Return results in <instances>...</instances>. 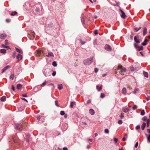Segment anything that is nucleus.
Wrapping results in <instances>:
<instances>
[{"label": "nucleus", "instance_id": "nucleus-52", "mask_svg": "<svg viewBox=\"0 0 150 150\" xmlns=\"http://www.w3.org/2000/svg\"><path fill=\"white\" fill-rule=\"evenodd\" d=\"M37 118L38 120H39L40 118V115L37 116Z\"/></svg>", "mask_w": 150, "mask_h": 150}, {"label": "nucleus", "instance_id": "nucleus-12", "mask_svg": "<svg viewBox=\"0 0 150 150\" xmlns=\"http://www.w3.org/2000/svg\"><path fill=\"white\" fill-rule=\"evenodd\" d=\"M130 69L131 71H133L135 70H137V69L135 67H134L133 66H132L130 67Z\"/></svg>", "mask_w": 150, "mask_h": 150}, {"label": "nucleus", "instance_id": "nucleus-19", "mask_svg": "<svg viewBox=\"0 0 150 150\" xmlns=\"http://www.w3.org/2000/svg\"><path fill=\"white\" fill-rule=\"evenodd\" d=\"M122 93L123 94H125L127 92L126 89L125 88H123L122 91Z\"/></svg>", "mask_w": 150, "mask_h": 150}, {"label": "nucleus", "instance_id": "nucleus-42", "mask_svg": "<svg viewBox=\"0 0 150 150\" xmlns=\"http://www.w3.org/2000/svg\"><path fill=\"white\" fill-rule=\"evenodd\" d=\"M98 69L97 68H95V69L94 72L95 73H97L98 72Z\"/></svg>", "mask_w": 150, "mask_h": 150}, {"label": "nucleus", "instance_id": "nucleus-55", "mask_svg": "<svg viewBox=\"0 0 150 150\" xmlns=\"http://www.w3.org/2000/svg\"><path fill=\"white\" fill-rule=\"evenodd\" d=\"M40 11V9L39 8H37L36 9H35V11L37 12H39Z\"/></svg>", "mask_w": 150, "mask_h": 150}, {"label": "nucleus", "instance_id": "nucleus-18", "mask_svg": "<svg viewBox=\"0 0 150 150\" xmlns=\"http://www.w3.org/2000/svg\"><path fill=\"white\" fill-rule=\"evenodd\" d=\"M0 52L1 53L4 54L6 52V50L5 49H2L0 50Z\"/></svg>", "mask_w": 150, "mask_h": 150}, {"label": "nucleus", "instance_id": "nucleus-15", "mask_svg": "<svg viewBox=\"0 0 150 150\" xmlns=\"http://www.w3.org/2000/svg\"><path fill=\"white\" fill-rule=\"evenodd\" d=\"M134 39L135 41L137 43H139L140 42V41L139 40L137 39V37L136 36H135L134 37Z\"/></svg>", "mask_w": 150, "mask_h": 150}, {"label": "nucleus", "instance_id": "nucleus-27", "mask_svg": "<svg viewBox=\"0 0 150 150\" xmlns=\"http://www.w3.org/2000/svg\"><path fill=\"white\" fill-rule=\"evenodd\" d=\"M96 88L98 89V91H99L102 88V86H100L99 87L98 85H97L96 86Z\"/></svg>", "mask_w": 150, "mask_h": 150}, {"label": "nucleus", "instance_id": "nucleus-61", "mask_svg": "<svg viewBox=\"0 0 150 150\" xmlns=\"http://www.w3.org/2000/svg\"><path fill=\"white\" fill-rule=\"evenodd\" d=\"M13 141L14 143H17V141L16 140L15 138H13Z\"/></svg>", "mask_w": 150, "mask_h": 150}, {"label": "nucleus", "instance_id": "nucleus-8", "mask_svg": "<svg viewBox=\"0 0 150 150\" xmlns=\"http://www.w3.org/2000/svg\"><path fill=\"white\" fill-rule=\"evenodd\" d=\"M9 66L7 65L5 67H4L3 69H2V71H1V73H2L4 72L6 70L8 69L9 68Z\"/></svg>", "mask_w": 150, "mask_h": 150}, {"label": "nucleus", "instance_id": "nucleus-57", "mask_svg": "<svg viewBox=\"0 0 150 150\" xmlns=\"http://www.w3.org/2000/svg\"><path fill=\"white\" fill-rule=\"evenodd\" d=\"M45 70H44V71H43V72L44 73V75L46 76H48V74H46L45 73Z\"/></svg>", "mask_w": 150, "mask_h": 150}, {"label": "nucleus", "instance_id": "nucleus-11", "mask_svg": "<svg viewBox=\"0 0 150 150\" xmlns=\"http://www.w3.org/2000/svg\"><path fill=\"white\" fill-rule=\"evenodd\" d=\"M6 35L5 34L3 33L0 35V38L1 39H3L4 38L6 37Z\"/></svg>", "mask_w": 150, "mask_h": 150}, {"label": "nucleus", "instance_id": "nucleus-7", "mask_svg": "<svg viewBox=\"0 0 150 150\" xmlns=\"http://www.w3.org/2000/svg\"><path fill=\"white\" fill-rule=\"evenodd\" d=\"M22 58L23 56L22 55L19 54H18L16 56V58L18 60H21L22 59Z\"/></svg>", "mask_w": 150, "mask_h": 150}, {"label": "nucleus", "instance_id": "nucleus-5", "mask_svg": "<svg viewBox=\"0 0 150 150\" xmlns=\"http://www.w3.org/2000/svg\"><path fill=\"white\" fill-rule=\"evenodd\" d=\"M104 48L105 50L108 51H110L111 50V48L110 46L107 44L105 45Z\"/></svg>", "mask_w": 150, "mask_h": 150}, {"label": "nucleus", "instance_id": "nucleus-35", "mask_svg": "<svg viewBox=\"0 0 150 150\" xmlns=\"http://www.w3.org/2000/svg\"><path fill=\"white\" fill-rule=\"evenodd\" d=\"M10 78L12 80L14 78V75L13 74H11L10 76Z\"/></svg>", "mask_w": 150, "mask_h": 150}, {"label": "nucleus", "instance_id": "nucleus-13", "mask_svg": "<svg viewBox=\"0 0 150 150\" xmlns=\"http://www.w3.org/2000/svg\"><path fill=\"white\" fill-rule=\"evenodd\" d=\"M22 86L21 84H18L17 85V88L18 90H20L22 88Z\"/></svg>", "mask_w": 150, "mask_h": 150}, {"label": "nucleus", "instance_id": "nucleus-2", "mask_svg": "<svg viewBox=\"0 0 150 150\" xmlns=\"http://www.w3.org/2000/svg\"><path fill=\"white\" fill-rule=\"evenodd\" d=\"M15 128L19 131H22L23 129L21 124L18 123L15 124Z\"/></svg>", "mask_w": 150, "mask_h": 150}, {"label": "nucleus", "instance_id": "nucleus-44", "mask_svg": "<svg viewBox=\"0 0 150 150\" xmlns=\"http://www.w3.org/2000/svg\"><path fill=\"white\" fill-rule=\"evenodd\" d=\"M56 74V71H54L53 72V73L52 74V75L53 76H54Z\"/></svg>", "mask_w": 150, "mask_h": 150}, {"label": "nucleus", "instance_id": "nucleus-22", "mask_svg": "<svg viewBox=\"0 0 150 150\" xmlns=\"http://www.w3.org/2000/svg\"><path fill=\"white\" fill-rule=\"evenodd\" d=\"M6 98L5 96H3L1 98V100L2 101H4L6 100Z\"/></svg>", "mask_w": 150, "mask_h": 150}, {"label": "nucleus", "instance_id": "nucleus-1", "mask_svg": "<svg viewBox=\"0 0 150 150\" xmlns=\"http://www.w3.org/2000/svg\"><path fill=\"white\" fill-rule=\"evenodd\" d=\"M119 69L120 70V73L122 75H124L125 74L124 73L126 71V69L122 67V66L119 65L118 66Z\"/></svg>", "mask_w": 150, "mask_h": 150}, {"label": "nucleus", "instance_id": "nucleus-29", "mask_svg": "<svg viewBox=\"0 0 150 150\" xmlns=\"http://www.w3.org/2000/svg\"><path fill=\"white\" fill-rule=\"evenodd\" d=\"M37 53L38 55H39L41 53V50H37Z\"/></svg>", "mask_w": 150, "mask_h": 150}, {"label": "nucleus", "instance_id": "nucleus-32", "mask_svg": "<svg viewBox=\"0 0 150 150\" xmlns=\"http://www.w3.org/2000/svg\"><path fill=\"white\" fill-rule=\"evenodd\" d=\"M141 28V27H140L138 28H134L135 30H136V32H137L138 30H140Z\"/></svg>", "mask_w": 150, "mask_h": 150}, {"label": "nucleus", "instance_id": "nucleus-34", "mask_svg": "<svg viewBox=\"0 0 150 150\" xmlns=\"http://www.w3.org/2000/svg\"><path fill=\"white\" fill-rule=\"evenodd\" d=\"M105 132L107 134H108L109 133V131L108 129H105L104 130Z\"/></svg>", "mask_w": 150, "mask_h": 150}, {"label": "nucleus", "instance_id": "nucleus-58", "mask_svg": "<svg viewBox=\"0 0 150 150\" xmlns=\"http://www.w3.org/2000/svg\"><path fill=\"white\" fill-rule=\"evenodd\" d=\"M138 142H137L135 144V147L136 148L138 146Z\"/></svg>", "mask_w": 150, "mask_h": 150}, {"label": "nucleus", "instance_id": "nucleus-46", "mask_svg": "<svg viewBox=\"0 0 150 150\" xmlns=\"http://www.w3.org/2000/svg\"><path fill=\"white\" fill-rule=\"evenodd\" d=\"M2 46L4 47L7 48L8 49H9L10 48L9 46H5L4 45H2Z\"/></svg>", "mask_w": 150, "mask_h": 150}, {"label": "nucleus", "instance_id": "nucleus-62", "mask_svg": "<svg viewBox=\"0 0 150 150\" xmlns=\"http://www.w3.org/2000/svg\"><path fill=\"white\" fill-rule=\"evenodd\" d=\"M147 131L148 133L150 134V129H147Z\"/></svg>", "mask_w": 150, "mask_h": 150}, {"label": "nucleus", "instance_id": "nucleus-45", "mask_svg": "<svg viewBox=\"0 0 150 150\" xmlns=\"http://www.w3.org/2000/svg\"><path fill=\"white\" fill-rule=\"evenodd\" d=\"M140 126L139 125H137L136 127V129H140Z\"/></svg>", "mask_w": 150, "mask_h": 150}, {"label": "nucleus", "instance_id": "nucleus-40", "mask_svg": "<svg viewBox=\"0 0 150 150\" xmlns=\"http://www.w3.org/2000/svg\"><path fill=\"white\" fill-rule=\"evenodd\" d=\"M139 91V89H138V88L135 89H134V93H136V92H137Z\"/></svg>", "mask_w": 150, "mask_h": 150}, {"label": "nucleus", "instance_id": "nucleus-4", "mask_svg": "<svg viewBox=\"0 0 150 150\" xmlns=\"http://www.w3.org/2000/svg\"><path fill=\"white\" fill-rule=\"evenodd\" d=\"M131 106H128V107H125L122 108V110L125 113L129 111L130 110V108Z\"/></svg>", "mask_w": 150, "mask_h": 150}, {"label": "nucleus", "instance_id": "nucleus-51", "mask_svg": "<svg viewBox=\"0 0 150 150\" xmlns=\"http://www.w3.org/2000/svg\"><path fill=\"white\" fill-rule=\"evenodd\" d=\"M147 140L149 142H150V134L147 137Z\"/></svg>", "mask_w": 150, "mask_h": 150}, {"label": "nucleus", "instance_id": "nucleus-53", "mask_svg": "<svg viewBox=\"0 0 150 150\" xmlns=\"http://www.w3.org/2000/svg\"><path fill=\"white\" fill-rule=\"evenodd\" d=\"M142 45L143 46H145L146 45V43L144 42L142 43Z\"/></svg>", "mask_w": 150, "mask_h": 150}, {"label": "nucleus", "instance_id": "nucleus-63", "mask_svg": "<svg viewBox=\"0 0 150 150\" xmlns=\"http://www.w3.org/2000/svg\"><path fill=\"white\" fill-rule=\"evenodd\" d=\"M22 96L25 97H27L26 94H23Z\"/></svg>", "mask_w": 150, "mask_h": 150}, {"label": "nucleus", "instance_id": "nucleus-39", "mask_svg": "<svg viewBox=\"0 0 150 150\" xmlns=\"http://www.w3.org/2000/svg\"><path fill=\"white\" fill-rule=\"evenodd\" d=\"M16 55V52H14L13 54L12 57L13 58H15Z\"/></svg>", "mask_w": 150, "mask_h": 150}, {"label": "nucleus", "instance_id": "nucleus-9", "mask_svg": "<svg viewBox=\"0 0 150 150\" xmlns=\"http://www.w3.org/2000/svg\"><path fill=\"white\" fill-rule=\"evenodd\" d=\"M147 33V28L146 27L144 28L143 29V35L145 36Z\"/></svg>", "mask_w": 150, "mask_h": 150}, {"label": "nucleus", "instance_id": "nucleus-37", "mask_svg": "<svg viewBox=\"0 0 150 150\" xmlns=\"http://www.w3.org/2000/svg\"><path fill=\"white\" fill-rule=\"evenodd\" d=\"M60 114L62 115H63L65 114L64 112L63 111H62L60 112Z\"/></svg>", "mask_w": 150, "mask_h": 150}, {"label": "nucleus", "instance_id": "nucleus-30", "mask_svg": "<svg viewBox=\"0 0 150 150\" xmlns=\"http://www.w3.org/2000/svg\"><path fill=\"white\" fill-rule=\"evenodd\" d=\"M141 115H144L145 114V111L144 110H142L141 112Z\"/></svg>", "mask_w": 150, "mask_h": 150}, {"label": "nucleus", "instance_id": "nucleus-24", "mask_svg": "<svg viewBox=\"0 0 150 150\" xmlns=\"http://www.w3.org/2000/svg\"><path fill=\"white\" fill-rule=\"evenodd\" d=\"M150 122V120L148 119L147 120L146 122V126L147 127H148L149 126V123Z\"/></svg>", "mask_w": 150, "mask_h": 150}, {"label": "nucleus", "instance_id": "nucleus-6", "mask_svg": "<svg viewBox=\"0 0 150 150\" xmlns=\"http://www.w3.org/2000/svg\"><path fill=\"white\" fill-rule=\"evenodd\" d=\"M120 12L122 14L121 15V16L122 18H125L126 17V16L124 13V12L121 9H120Z\"/></svg>", "mask_w": 150, "mask_h": 150}, {"label": "nucleus", "instance_id": "nucleus-31", "mask_svg": "<svg viewBox=\"0 0 150 150\" xmlns=\"http://www.w3.org/2000/svg\"><path fill=\"white\" fill-rule=\"evenodd\" d=\"M105 97V95L104 93H101L100 94V97L102 98H103Z\"/></svg>", "mask_w": 150, "mask_h": 150}, {"label": "nucleus", "instance_id": "nucleus-14", "mask_svg": "<svg viewBox=\"0 0 150 150\" xmlns=\"http://www.w3.org/2000/svg\"><path fill=\"white\" fill-rule=\"evenodd\" d=\"M146 125V123L145 122H144L141 125V128L142 130L144 129V128Z\"/></svg>", "mask_w": 150, "mask_h": 150}, {"label": "nucleus", "instance_id": "nucleus-41", "mask_svg": "<svg viewBox=\"0 0 150 150\" xmlns=\"http://www.w3.org/2000/svg\"><path fill=\"white\" fill-rule=\"evenodd\" d=\"M118 141V139L116 138H114V141L115 143H116Z\"/></svg>", "mask_w": 150, "mask_h": 150}, {"label": "nucleus", "instance_id": "nucleus-38", "mask_svg": "<svg viewBox=\"0 0 150 150\" xmlns=\"http://www.w3.org/2000/svg\"><path fill=\"white\" fill-rule=\"evenodd\" d=\"M120 117L122 119L124 117V114L122 113H121L120 114Z\"/></svg>", "mask_w": 150, "mask_h": 150}, {"label": "nucleus", "instance_id": "nucleus-48", "mask_svg": "<svg viewBox=\"0 0 150 150\" xmlns=\"http://www.w3.org/2000/svg\"><path fill=\"white\" fill-rule=\"evenodd\" d=\"M94 33L95 35H97L98 34V30H96L94 31Z\"/></svg>", "mask_w": 150, "mask_h": 150}, {"label": "nucleus", "instance_id": "nucleus-10", "mask_svg": "<svg viewBox=\"0 0 150 150\" xmlns=\"http://www.w3.org/2000/svg\"><path fill=\"white\" fill-rule=\"evenodd\" d=\"M89 113L91 114V115H93L95 113L94 111V110L92 109H90L89 110Z\"/></svg>", "mask_w": 150, "mask_h": 150}, {"label": "nucleus", "instance_id": "nucleus-26", "mask_svg": "<svg viewBox=\"0 0 150 150\" xmlns=\"http://www.w3.org/2000/svg\"><path fill=\"white\" fill-rule=\"evenodd\" d=\"M143 47L142 46H138L137 48L138 51H140L143 50Z\"/></svg>", "mask_w": 150, "mask_h": 150}, {"label": "nucleus", "instance_id": "nucleus-43", "mask_svg": "<svg viewBox=\"0 0 150 150\" xmlns=\"http://www.w3.org/2000/svg\"><path fill=\"white\" fill-rule=\"evenodd\" d=\"M46 81H45L42 84L41 86H43L46 84Z\"/></svg>", "mask_w": 150, "mask_h": 150}, {"label": "nucleus", "instance_id": "nucleus-59", "mask_svg": "<svg viewBox=\"0 0 150 150\" xmlns=\"http://www.w3.org/2000/svg\"><path fill=\"white\" fill-rule=\"evenodd\" d=\"M5 44L6 45H7L8 44V40H6L5 41Z\"/></svg>", "mask_w": 150, "mask_h": 150}, {"label": "nucleus", "instance_id": "nucleus-23", "mask_svg": "<svg viewBox=\"0 0 150 150\" xmlns=\"http://www.w3.org/2000/svg\"><path fill=\"white\" fill-rule=\"evenodd\" d=\"M143 74L145 77H148V73L147 72L144 71L143 72Z\"/></svg>", "mask_w": 150, "mask_h": 150}, {"label": "nucleus", "instance_id": "nucleus-47", "mask_svg": "<svg viewBox=\"0 0 150 150\" xmlns=\"http://www.w3.org/2000/svg\"><path fill=\"white\" fill-rule=\"evenodd\" d=\"M147 117L146 116L144 117L142 119V120H144V121L146 120H147Z\"/></svg>", "mask_w": 150, "mask_h": 150}, {"label": "nucleus", "instance_id": "nucleus-60", "mask_svg": "<svg viewBox=\"0 0 150 150\" xmlns=\"http://www.w3.org/2000/svg\"><path fill=\"white\" fill-rule=\"evenodd\" d=\"M134 45L136 48H137V47L139 46L138 45L136 44H134Z\"/></svg>", "mask_w": 150, "mask_h": 150}, {"label": "nucleus", "instance_id": "nucleus-36", "mask_svg": "<svg viewBox=\"0 0 150 150\" xmlns=\"http://www.w3.org/2000/svg\"><path fill=\"white\" fill-rule=\"evenodd\" d=\"M118 123L119 124L121 125L122 123V122L121 120H119L118 121Z\"/></svg>", "mask_w": 150, "mask_h": 150}, {"label": "nucleus", "instance_id": "nucleus-50", "mask_svg": "<svg viewBox=\"0 0 150 150\" xmlns=\"http://www.w3.org/2000/svg\"><path fill=\"white\" fill-rule=\"evenodd\" d=\"M57 101L56 100H55V104L56 105V106H57V107H59V105H58V104H57Z\"/></svg>", "mask_w": 150, "mask_h": 150}, {"label": "nucleus", "instance_id": "nucleus-17", "mask_svg": "<svg viewBox=\"0 0 150 150\" xmlns=\"http://www.w3.org/2000/svg\"><path fill=\"white\" fill-rule=\"evenodd\" d=\"M47 57L54 56V54L52 52H49L48 54L46 55Z\"/></svg>", "mask_w": 150, "mask_h": 150}, {"label": "nucleus", "instance_id": "nucleus-20", "mask_svg": "<svg viewBox=\"0 0 150 150\" xmlns=\"http://www.w3.org/2000/svg\"><path fill=\"white\" fill-rule=\"evenodd\" d=\"M75 104V102H72L70 104V107L71 108H72L73 106Z\"/></svg>", "mask_w": 150, "mask_h": 150}, {"label": "nucleus", "instance_id": "nucleus-64", "mask_svg": "<svg viewBox=\"0 0 150 150\" xmlns=\"http://www.w3.org/2000/svg\"><path fill=\"white\" fill-rule=\"evenodd\" d=\"M91 100H89L87 101V103L89 104L91 103Z\"/></svg>", "mask_w": 150, "mask_h": 150}, {"label": "nucleus", "instance_id": "nucleus-33", "mask_svg": "<svg viewBox=\"0 0 150 150\" xmlns=\"http://www.w3.org/2000/svg\"><path fill=\"white\" fill-rule=\"evenodd\" d=\"M137 107L136 105H134L132 107L133 110H134L137 109Z\"/></svg>", "mask_w": 150, "mask_h": 150}, {"label": "nucleus", "instance_id": "nucleus-16", "mask_svg": "<svg viewBox=\"0 0 150 150\" xmlns=\"http://www.w3.org/2000/svg\"><path fill=\"white\" fill-rule=\"evenodd\" d=\"M16 51L18 52L19 53H21V54L23 53V52L21 50L19 49L18 48H16Z\"/></svg>", "mask_w": 150, "mask_h": 150}, {"label": "nucleus", "instance_id": "nucleus-54", "mask_svg": "<svg viewBox=\"0 0 150 150\" xmlns=\"http://www.w3.org/2000/svg\"><path fill=\"white\" fill-rule=\"evenodd\" d=\"M6 21L7 23H9L11 21V20H10V19H6Z\"/></svg>", "mask_w": 150, "mask_h": 150}, {"label": "nucleus", "instance_id": "nucleus-25", "mask_svg": "<svg viewBox=\"0 0 150 150\" xmlns=\"http://www.w3.org/2000/svg\"><path fill=\"white\" fill-rule=\"evenodd\" d=\"M17 14V12L16 11H14L12 12L10 15L11 16H13Z\"/></svg>", "mask_w": 150, "mask_h": 150}, {"label": "nucleus", "instance_id": "nucleus-49", "mask_svg": "<svg viewBox=\"0 0 150 150\" xmlns=\"http://www.w3.org/2000/svg\"><path fill=\"white\" fill-rule=\"evenodd\" d=\"M12 89L13 91H15V87L13 85L11 86Z\"/></svg>", "mask_w": 150, "mask_h": 150}, {"label": "nucleus", "instance_id": "nucleus-56", "mask_svg": "<svg viewBox=\"0 0 150 150\" xmlns=\"http://www.w3.org/2000/svg\"><path fill=\"white\" fill-rule=\"evenodd\" d=\"M21 99H22L23 100H24L27 102H28L27 100L24 98H21Z\"/></svg>", "mask_w": 150, "mask_h": 150}, {"label": "nucleus", "instance_id": "nucleus-21", "mask_svg": "<svg viewBox=\"0 0 150 150\" xmlns=\"http://www.w3.org/2000/svg\"><path fill=\"white\" fill-rule=\"evenodd\" d=\"M63 88V86L62 84H59L58 85V88L59 89H62Z\"/></svg>", "mask_w": 150, "mask_h": 150}, {"label": "nucleus", "instance_id": "nucleus-28", "mask_svg": "<svg viewBox=\"0 0 150 150\" xmlns=\"http://www.w3.org/2000/svg\"><path fill=\"white\" fill-rule=\"evenodd\" d=\"M52 64L54 67H56L57 66V64L55 61H54L52 63Z\"/></svg>", "mask_w": 150, "mask_h": 150}, {"label": "nucleus", "instance_id": "nucleus-3", "mask_svg": "<svg viewBox=\"0 0 150 150\" xmlns=\"http://www.w3.org/2000/svg\"><path fill=\"white\" fill-rule=\"evenodd\" d=\"M93 61L92 58H88L83 61L85 65H89L91 64Z\"/></svg>", "mask_w": 150, "mask_h": 150}]
</instances>
